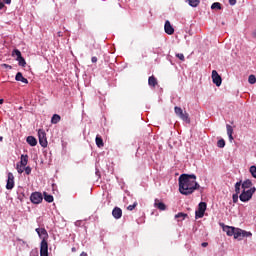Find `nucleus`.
Segmentation results:
<instances>
[{"label": "nucleus", "mask_w": 256, "mask_h": 256, "mask_svg": "<svg viewBox=\"0 0 256 256\" xmlns=\"http://www.w3.org/2000/svg\"><path fill=\"white\" fill-rule=\"evenodd\" d=\"M23 166H19V164H17L16 169L17 172L21 175V173H23L25 170L22 168Z\"/></svg>", "instance_id": "37"}, {"label": "nucleus", "mask_w": 256, "mask_h": 256, "mask_svg": "<svg viewBox=\"0 0 256 256\" xmlns=\"http://www.w3.org/2000/svg\"><path fill=\"white\" fill-rule=\"evenodd\" d=\"M211 9H218L220 11L221 9V3L219 2H214L212 5H211Z\"/></svg>", "instance_id": "32"}, {"label": "nucleus", "mask_w": 256, "mask_h": 256, "mask_svg": "<svg viewBox=\"0 0 256 256\" xmlns=\"http://www.w3.org/2000/svg\"><path fill=\"white\" fill-rule=\"evenodd\" d=\"M13 187H15V176L13 175V173L9 172L6 189L11 190L13 189Z\"/></svg>", "instance_id": "9"}, {"label": "nucleus", "mask_w": 256, "mask_h": 256, "mask_svg": "<svg viewBox=\"0 0 256 256\" xmlns=\"http://www.w3.org/2000/svg\"><path fill=\"white\" fill-rule=\"evenodd\" d=\"M112 215H113L114 219H121V217H123V210H121V208H119V207H115L112 210Z\"/></svg>", "instance_id": "12"}, {"label": "nucleus", "mask_w": 256, "mask_h": 256, "mask_svg": "<svg viewBox=\"0 0 256 256\" xmlns=\"http://www.w3.org/2000/svg\"><path fill=\"white\" fill-rule=\"evenodd\" d=\"M27 163H29V155L22 154L20 160L21 167H27Z\"/></svg>", "instance_id": "17"}, {"label": "nucleus", "mask_w": 256, "mask_h": 256, "mask_svg": "<svg viewBox=\"0 0 256 256\" xmlns=\"http://www.w3.org/2000/svg\"><path fill=\"white\" fill-rule=\"evenodd\" d=\"M178 181L181 195H193L201 187L195 174H181Z\"/></svg>", "instance_id": "1"}, {"label": "nucleus", "mask_w": 256, "mask_h": 256, "mask_svg": "<svg viewBox=\"0 0 256 256\" xmlns=\"http://www.w3.org/2000/svg\"><path fill=\"white\" fill-rule=\"evenodd\" d=\"M36 233L42 239V241H47L49 238V234L47 233V230L45 228H36Z\"/></svg>", "instance_id": "10"}, {"label": "nucleus", "mask_w": 256, "mask_h": 256, "mask_svg": "<svg viewBox=\"0 0 256 256\" xmlns=\"http://www.w3.org/2000/svg\"><path fill=\"white\" fill-rule=\"evenodd\" d=\"M174 113L182 119V121H185V123H191V118H189V113L183 112V109L179 106L174 107Z\"/></svg>", "instance_id": "3"}, {"label": "nucleus", "mask_w": 256, "mask_h": 256, "mask_svg": "<svg viewBox=\"0 0 256 256\" xmlns=\"http://www.w3.org/2000/svg\"><path fill=\"white\" fill-rule=\"evenodd\" d=\"M12 57H16V59H20L23 56L21 55V51L19 49H14L12 51Z\"/></svg>", "instance_id": "28"}, {"label": "nucleus", "mask_w": 256, "mask_h": 256, "mask_svg": "<svg viewBox=\"0 0 256 256\" xmlns=\"http://www.w3.org/2000/svg\"><path fill=\"white\" fill-rule=\"evenodd\" d=\"M80 256H88V255H87V252H82V253L80 254Z\"/></svg>", "instance_id": "46"}, {"label": "nucleus", "mask_w": 256, "mask_h": 256, "mask_svg": "<svg viewBox=\"0 0 256 256\" xmlns=\"http://www.w3.org/2000/svg\"><path fill=\"white\" fill-rule=\"evenodd\" d=\"M26 175H31V168L29 166H27L25 169H24Z\"/></svg>", "instance_id": "39"}, {"label": "nucleus", "mask_w": 256, "mask_h": 256, "mask_svg": "<svg viewBox=\"0 0 256 256\" xmlns=\"http://www.w3.org/2000/svg\"><path fill=\"white\" fill-rule=\"evenodd\" d=\"M5 7V4L0 1V9H3Z\"/></svg>", "instance_id": "45"}, {"label": "nucleus", "mask_w": 256, "mask_h": 256, "mask_svg": "<svg viewBox=\"0 0 256 256\" xmlns=\"http://www.w3.org/2000/svg\"><path fill=\"white\" fill-rule=\"evenodd\" d=\"M15 79L17 81H21V83H25V85L29 84V80H27V78L23 77V73H21V72H18L16 74Z\"/></svg>", "instance_id": "16"}, {"label": "nucleus", "mask_w": 256, "mask_h": 256, "mask_svg": "<svg viewBox=\"0 0 256 256\" xmlns=\"http://www.w3.org/2000/svg\"><path fill=\"white\" fill-rule=\"evenodd\" d=\"M249 172L251 173L252 177L256 179V166H251Z\"/></svg>", "instance_id": "31"}, {"label": "nucleus", "mask_w": 256, "mask_h": 256, "mask_svg": "<svg viewBox=\"0 0 256 256\" xmlns=\"http://www.w3.org/2000/svg\"><path fill=\"white\" fill-rule=\"evenodd\" d=\"M154 207H156V209H159V211H165L167 209V205L159 201V199H155Z\"/></svg>", "instance_id": "13"}, {"label": "nucleus", "mask_w": 256, "mask_h": 256, "mask_svg": "<svg viewBox=\"0 0 256 256\" xmlns=\"http://www.w3.org/2000/svg\"><path fill=\"white\" fill-rule=\"evenodd\" d=\"M30 201L34 205H39V203L43 202V194L41 192H33L30 196Z\"/></svg>", "instance_id": "6"}, {"label": "nucleus", "mask_w": 256, "mask_h": 256, "mask_svg": "<svg viewBox=\"0 0 256 256\" xmlns=\"http://www.w3.org/2000/svg\"><path fill=\"white\" fill-rule=\"evenodd\" d=\"M241 186H242L241 181H239L235 184V193H237V194L241 193Z\"/></svg>", "instance_id": "30"}, {"label": "nucleus", "mask_w": 256, "mask_h": 256, "mask_svg": "<svg viewBox=\"0 0 256 256\" xmlns=\"http://www.w3.org/2000/svg\"><path fill=\"white\" fill-rule=\"evenodd\" d=\"M38 139H39V144L41 147H47V133H45V130L39 129L38 130Z\"/></svg>", "instance_id": "5"}, {"label": "nucleus", "mask_w": 256, "mask_h": 256, "mask_svg": "<svg viewBox=\"0 0 256 256\" xmlns=\"http://www.w3.org/2000/svg\"><path fill=\"white\" fill-rule=\"evenodd\" d=\"M16 61H18V65L20 67H26L27 65V62L25 61V58H23V56L20 58H16Z\"/></svg>", "instance_id": "27"}, {"label": "nucleus", "mask_w": 256, "mask_h": 256, "mask_svg": "<svg viewBox=\"0 0 256 256\" xmlns=\"http://www.w3.org/2000/svg\"><path fill=\"white\" fill-rule=\"evenodd\" d=\"M59 121H61V116H59L58 114H54L51 118V123L53 125H57V123H59Z\"/></svg>", "instance_id": "23"}, {"label": "nucleus", "mask_w": 256, "mask_h": 256, "mask_svg": "<svg viewBox=\"0 0 256 256\" xmlns=\"http://www.w3.org/2000/svg\"><path fill=\"white\" fill-rule=\"evenodd\" d=\"M248 82L250 83V85H255L256 84V77H255V75L251 74L248 77Z\"/></svg>", "instance_id": "29"}, {"label": "nucleus", "mask_w": 256, "mask_h": 256, "mask_svg": "<svg viewBox=\"0 0 256 256\" xmlns=\"http://www.w3.org/2000/svg\"><path fill=\"white\" fill-rule=\"evenodd\" d=\"M255 191H256L255 187H252L248 190H243L242 193L239 195L240 201H242V203H247V201H251Z\"/></svg>", "instance_id": "2"}, {"label": "nucleus", "mask_w": 256, "mask_h": 256, "mask_svg": "<svg viewBox=\"0 0 256 256\" xmlns=\"http://www.w3.org/2000/svg\"><path fill=\"white\" fill-rule=\"evenodd\" d=\"M229 3H230V5H236L237 4V0H229Z\"/></svg>", "instance_id": "40"}, {"label": "nucleus", "mask_w": 256, "mask_h": 256, "mask_svg": "<svg viewBox=\"0 0 256 256\" xmlns=\"http://www.w3.org/2000/svg\"><path fill=\"white\" fill-rule=\"evenodd\" d=\"M40 256H49V244L45 239L40 243Z\"/></svg>", "instance_id": "7"}, {"label": "nucleus", "mask_w": 256, "mask_h": 256, "mask_svg": "<svg viewBox=\"0 0 256 256\" xmlns=\"http://www.w3.org/2000/svg\"><path fill=\"white\" fill-rule=\"evenodd\" d=\"M187 217V214L180 212L175 215V219H178V221H185V218Z\"/></svg>", "instance_id": "25"}, {"label": "nucleus", "mask_w": 256, "mask_h": 256, "mask_svg": "<svg viewBox=\"0 0 256 256\" xmlns=\"http://www.w3.org/2000/svg\"><path fill=\"white\" fill-rule=\"evenodd\" d=\"M44 200L47 202V203H53V195L51 194H47V192H44Z\"/></svg>", "instance_id": "24"}, {"label": "nucleus", "mask_w": 256, "mask_h": 256, "mask_svg": "<svg viewBox=\"0 0 256 256\" xmlns=\"http://www.w3.org/2000/svg\"><path fill=\"white\" fill-rule=\"evenodd\" d=\"M28 145H30L31 147H35L37 145V138L33 137V136H28L26 139Z\"/></svg>", "instance_id": "19"}, {"label": "nucleus", "mask_w": 256, "mask_h": 256, "mask_svg": "<svg viewBox=\"0 0 256 256\" xmlns=\"http://www.w3.org/2000/svg\"><path fill=\"white\" fill-rule=\"evenodd\" d=\"M75 251H77V250H76L75 247H73V248H72V252L75 253Z\"/></svg>", "instance_id": "47"}, {"label": "nucleus", "mask_w": 256, "mask_h": 256, "mask_svg": "<svg viewBox=\"0 0 256 256\" xmlns=\"http://www.w3.org/2000/svg\"><path fill=\"white\" fill-rule=\"evenodd\" d=\"M59 37H61V32H58Z\"/></svg>", "instance_id": "50"}, {"label": "nucleus", "mask_w": 256, "mask_h": 256, "mask_svg": "<svg viewBox=\"0 0 256 256\" xmlns=\"http://www.w3.org/2000/svg\"><path fill=\"white\" fill-rule=\"evenodd\" d=\"M223 231L228 235V237H233L235 234V227L232 226H224Z\"/></svg>", "instance_id": "15"}, {"label": "nucleus", "mask_w": 256, "mask_h": 256, "mask_svg": "<svg viewBox=\"0 0 256 256\" xmlns=\"http://www.w3.org/2000/svg\"><path fill=\"white\" fill-rule=\"evenodd\" d=\"M212 81L214 84H216V87H221L223 80L219 76V73H217V70L212 71Z\"/></svg>", "instance_id": "8"}, {"label": "nucleus", "mask_w": 256, "mask_h": 256, "mask_svg": "<svg viewBox=\"0 0 256 256\" xmlns=\"http://www.w3.org/2000/svg\"><path fill=\"white\" fill-rule=\"evenodd\" d=\"M164 31L167 33V35H173V33H175V29L169 20H167L164 24Z\"/></svg>", "instance_id": "11"}, {"label": "nucleus", "mask_w": 256, "mask_h": 256, "mask_svg": "<svg viewBox=\"0 0 256 256\" xmlns=\"http://www.w3.org/2000/svg\"><path fill=\"white\" fill-rule=\"evenodd\" d=\"M176 57L180 59V61H185V55H183V53L176 54Z\"/></svg>", "instance_id": "35"}, {"label": "nucleus", "mask_w": 256, "mask_h": 256, "mask_svg": "<svg viewBox=\"0 0 256 256\" xmlns=\"http://www.w3.org/2000/svg\"><path fill=\"white\" fill-rule=\"evenodd\" d=\"M253 37H256V31H255V32H253Z\"/></svg>", "instance_id": "48"}, {"label": "nucleus", "mask_w": 256, "mask_h": 256, "mask_svg": "<svg viewBox=\"0 0 256 256\" xmlns=\"http://www.w3.org/2000/svg\"><path fill=\"white\" fill-rule=\"evenodd\" d=\"M190 7H198L201 0H187Z\"/></svg>", "instance_id": "26"}, {"label": "nucleus", "mask_w": 256, "mask_h": 256, "mask_svg": "<svg viewBox=\"0 0 256 256\" xmlns=\"http://www.w3.org/2000/svg\"><path fill=\"white\" fill-rule=\"evenodd\" d=\"M135 207H137V202H134L133 205H129V206L127 207V210H128V211H133V209H135Z\"/></svg>", "instance_id": "36"}, {"label": "nucleus", "mask_w": 256, "mask_h": 256, "mask_svg": "<svg viewBox=\"0 0 256 256\" xmlns=\"http://www.w3.org/2000/svg\"><path fill=\"white\" fill-rule=\"evenodd\" d=\"M4 3H6V5H11V0H3Z\"/></svg>", "instance_id": "43"}, {"label": "nucleus", "mask_w": 256, "mask_h": 256, "mask_svg": "<svg viewBox=\"0 0 256 256\" xmlns=\"http://www.w3.org/2000/svg\"><path fill=\"white\" fill-rule=\"evenodd\" d=\"M91 61H92V63H97V57L93 56V57L91 58Z\"/></svg>", "instance_id": "42"}, {"label": "nucleus", "mask_w": 256, "mask_h": 256, "mask_svg": "<svg viewBox=\"0 0 256 256\" xmlns=\"http://www.w3.org/2000/svg\"><path fill=\"white\" fill-rule=\"evenodd\" d=\"M208 245H209V243H207V242H203V243L201 244L202 247H208Z\"/></svg>", "instance_id": "44"}, {"label": "nucleus", "mask_w": 256, "mask_h": 256, "mask_svg": "<svg viewBox=\"0 0 256 256\" xmlns=\"http://www.w3.org/2000/svg\"><path fill=\"white\" fill-rule=\"evenodd\" d=\"M252 233L251 232H247L245 230H243V234H242V237H252Z\"/></svg>", "instance_id": "38"}, {"label": "nucleus", "mask_w": 256, "mask_h": 256, "mask_svg": "<svg viewBox=\"0 0 256 256\" xmlns=\"http://www.w3.org/2000/svg\"><path fill=\"white\" fill-rule=\"evenodd\" d=\"M96 145L101 149V147L105 146V143H103V138H101L100 135L96 136Z\"/></svg>", "instance_id": "22"}, {"label": "nucleus", "mask_w": 256, "mask_h": 256, "mask_svg": "<svg viewBox=\"0 0 256 256\" xmlns=\"http://www.w3.org/2000/svg\"><path fill=\"white\" fill-rule=\"evenodd\" d=\"M3 104V99H0V105Z\"/></svg>", "instance_id": "49"}, {"label": "nucleus", "mask_w": 256, "mask_h": 256, "mask_svg": "<svg viewBox=\"0 0 256 256\" xmlns=\"http://www.w3.org/2000/svg\"><path fill=\"white\" fill-rule=\"evenodd\" d=\"M226 129H227V135L230 139V141H233V127L231 125H226Z\"/></svg>", "instance_id": "20"}, {"label": "nucleus", "mask_w": 256, "mask_h": 256, "mask_svg": "<svg viewBox=\"0 0 256 256\" xmlns=\"http://www.w3.org/2000/svg\"><path fill=\"white\" fill-rule=\"evenodd\" d=\"M239 237H243V230L239 228L234 229V239H239Z\"/></svg>", "instance_id": "21"}, {"label": "nucleus", "mask_w": 256, "mask_h": 256, "mask_svg": "<svg viewBox=\"0 0 256 256\" xmlns=\"http://www.w3.org/2000/svg\"><path fill=\"white\" fill-rule=\"evenodd\" d=\"M217 147H219L220 149H223V147H225V140L224 139L218 140Z\"/></svg>", "instance_id": "33"}, {"label": "nucleus", "mask_w": 256, "mask_h": 256, "mask_svg": "<svg viewBox=\"0 0 256 256\" xmlns=\"http://www.w3.org/2000/svg\"><path fill=\"white\" fill-rule=\"evenodd\" d=\"M233 203H237L239 201V194L235 193L232 195Z\"/></svg>", "instance_id": "34"}, {"label": "nucleus", "mask_w": 256, "mask_h": 256, "mask_svg": "<svg viewBox=\"0 0 256 256\" xmlns=\"http://www.w3.org/2000/svg\"><path fill=\"white\" fill-rule=\"evenodd\" d=\"M3 67H5L6 69H13V67L11 65H8V64H3Z\"/></svg>", "instance_id": "41"}, {"label": "nucleus", "mask_w": 256, "mask_h": 256, "mask_svg": "<svg viewBox=\"0 0 256 256\" xmlns=\"http://www.w3.org/2000/svg\"><path fill=\"white\" fill-rule=\"evenodd\" d=\"M242 189L244 191H249V189H253V182L249 179L245 180L243 183H242Z\"/></svg>", "instance_id": "14"}, {"label": "nucleus", "mask_w": 256, "mask_h": 256, "mask_svg": "<svg viewBox=\"0 0 256 256\" xmlns=\"http://www.w3.org/2000/svg\"><path fill=\"white\" fill-rule=\"evenodd\" d=\"M205 211H207V203L200 202L198 205V210L195 212L196 219H203L205 216Z\"/></svg>", "instance_id": "4"}, {"label": "nucleus", "mask_w": 256, "mask_h": 256, "mask_svg": "<svg viewBox=\"0 0 256 256\" xmlns=\"http://www.w3.org/2000/svg\"><path fill=\"white\" fill-rule=\"evenodd\" d=\"M148 85H149V87H157V85H158L157 78L153 75L150 76L148 78Z\"/></svg>", "instance_id": "18"}]
</instances>
